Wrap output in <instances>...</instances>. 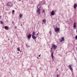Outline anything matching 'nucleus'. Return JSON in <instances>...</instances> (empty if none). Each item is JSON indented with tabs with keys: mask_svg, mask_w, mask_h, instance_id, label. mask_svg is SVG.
I'll return each mask as SVG.
<instances>
[{
	"mask_svg": "<svg viewBox=\"0 0 77 77\" xmlns=\"http://www.w3.org/2000/svg\"><path fill=\"white\" fill-rule=\"evenodd\" d=\"M12 12L14 13V12H15V11H14V10H13L12 11Z\"/></svg>",
	"mask_w": 77,
	"mask_h": 77,
	"instance_id": "412c9836",
	"label": "nucleus"
},
{
	"mask_svg": "<svg viewBox=\"0 0 77 77\" xmlns=\"http://www.w3.org/2000/svg\"><path fill=\"white\" fill-rule=\"evenodd\" d=\"M59 75H58V74H57V75L56 77H59Z\"/></svg>",
	"mask_w": 77,
	"mask_h": 77,
	"instance_id": "5701e85b",
	"label": "nucleus"
},
{
	"mask_svg": "<svg viewBox=\"0 0 77 77\" xmlns=\"http://www.w3.org/2000/svg\"><path fill=\"white\" fill-rule=\"evenodd\" d=\"M38 6L37 7V8L38 9L37 10L36 12L37 13V12H38V15H41V12H40V8H38Z\"/></svg>",
	"mask_w": 77,
	"mask_h": 77,
	"instance_id": "f03ea898",
	"label": "nucleus"
},
{
	"mask_svg": "<svg viewBox=\"0 0 77 77\" xmlns=\"http://www.w3.org/2000/svg\"><path fill=\"white\" fill-rule=\"evenodd\" d=\"M56 48H57V46H56V45L54 44H53L52 45V46L51 48V50H53V49L54 50H55L56 49Z\"/></svg>",
	"mask_w": 77,
	"mask_h": 77,
	"instance_id": "f257e3e1",
	"label": "nucleus"
},
{
	"mask_svg": "<svg viewBox=\"0 0 77 77\" xmlns=\"http://www.w3.org/2000/svg\"><path fill=\"white\" fill-rule=\"evenodd\" d=\"M64 41V37H62L61 38V39L60 40V42H62V41Z\"/></svg>",
	"mask_w": 77,
	"mask_h": 77,
	"instance_id": "9d476101",
	"label": "nucleus"
},
{
	"mask_svg": "<svg viewBox=\"0 0 77 77\" xmlns=\"http://www.w3.org/2000/svg\"><path fill=\"white\" fill-rule=\"evenodd\" d=\"M6 21H8V20H7Z\"/></svg>",
	"mask_w": 77,
	"mask_h": 77,
	"instance_id": "2f4dec72",
	"label": "nucleus"
},
{
	"mask_svg": "<svg viewBox=\"0 0 77 77\" xmlns=\"http://www.w3.org/2000/svg\"><path fill=\"white\" fill-rule=\"evenodd\" d=\"M38 57H41V55H38Z\"/></svg>",
	"mask_w": 77,
	"mask_h": 77,
	"instance_id": "393cba45",
	"label": "nucleus"
},
{
	"mask_svg": "<svg viewBox=\"0 0 77 77\" xmlns=\"http://www.w3.org/2000/svg\"><path fill=\"white\" fill-rule=\"evenodd\" d=\"M14 23V21L12 22V23Z\"/></svg>",
	"mask_w": 77,
	"mask_h": 77,
	"instance_id": "bb28decb",
	"label": "nucleus"
},
{
	"mask_svg": "<svg viewBox=\"0 0 77 77\" xmlns=\"http://www.w3.org/2000/svg\"><path fill=\"white\" fill-rule=\"evenodd\" d=\"M72 66L71 65H69L68 67H69V68L70 69L71 71L72 72V71H73V69H72V67H71Z\"/></svg>",
	"mask_w": 77,
	"mask_h": 77,
	"instance_id": "39448f33",
	"label": "nucleus"
},
{
	"mask_svg": "<svg viewBox=\"0 0 77 77\" xmlns=\"http://www.w3.org/2000/svg\"><path fill=\"white\" fill-rule=\"evenodd\" d=\"M59 30H60V29L58 27H56L55 29V31L56 32H59Z\"/></svg>",
	"mask_w": 77,
	"mask_h": 77,
	"instance_id": "20e7f679",
	"label": "nucleus"
},
{
	"mask_svg": "<svg viewBox=\"0 0 77 77\" xmlns=\"http://www.w3.org/2000/svg\"><path fill=\"white\" fill-rule=\"evenodd\" d=\"M7 5L8 6L12 7V5H13V4L12 3V2H9L8 4H7Z\"/></svg>",
	"mask_w": 77,
	"mask_h": 77,
	"instance_id": "7ed1b4c3",
	"label": "nucleus"
},
{
	"mask_svg": "<svg viewBox=\"0 0 77 77\" xmlns=\"http://www.w3.org/2000/svg\"><path fill=\"white\" fill-rule=\"evenodd\" d=\"M51 56L52 57V59H53L54 58V56H53V54H54V53L51 52Z\"/></svg>",
	"mask_w": 77,
	"mask_h": 77,
	"instance_id": "f8f14e48",
	"label": "nucleus"
},
{
	"mask_svg": "<svg viewBox=\"0 0 77 77\" xmlns=\"http://www.w3.org/2000/svg\"><path fill=\"white\" fill-rule=\"evenodd\" d=\"M8 40H9V38H8Z\"/></svg>",
	"mask_w": 77,
	"mask_h": 77,
	"instance_id": "c756f323",
	"label": "nucleus"
},
{
	"mask_svg": "<svg viewBox=\"0 0 77 77\" xmlns=\"http://www.w3.org/2000/svg\"><path fill=\"white\" fill-rule=\"evenodd\" d=\"M35 35V31H33L32 32V36H34Z\"/></svg>",
	"mask_w": 77,
	"mask_h": 77,
	"instance_id": "2eb2a0df",
	"label": "nucleus"
},
{
	"mask_svg": "<svg viewBox=\"0 0 77 77\" xmlns=\"http://www.w3.org/2000/svg\"><path fill=\"white\" fill-rule=\"evenodd\" d=\"M31 36H32V35L29 34L27 36L28 39H30L31 38Z\"/></svg>",
	"mask_w": 77,
	"mask_h": 77,
	"instance_id": "0eeeda50",
	"label": "nucleus"
},
{
	"mask_svg": "<svg viewBox=\"0 0 77 77\" xmlns=\"http://www.w3.org/2000/svg\"><path fill=\"white\" fill-rule=\"evenodd\" d=\"M39 32H38L37 33L36 36H37L39 35Z\"/></svg>",
	"mask_w": 77,
	"mask_h": 77,
	"instance_id": "6ab92c4d",
	"label": "nucleus"
},
{
	"mask_svg": "<svg viewBox=\"0 0 77 77\" xmlns=\"http://www.w3.org/2000/svg\"><path fill=\"white\" fill-rule=\"evenodd\" d=\"M75 38L77 40V35H76L75 36Z\"/></svg>",
	"mask_w": 77,
	"mask_h": 77,
	"instance_id": "4be33fe9",
	"label": "nucleus"
},
{
	"mask_svg": "<svg viewBox=\"0 0 77 77\" xmlns=\"http://www.w3.org/2000/svg\"><path fill=\"white\" fill-rule=\"evenodd\" d=\"M76 27V23L75 22H74V25H73V27L74 28H75Z\"/></svg>",
	"mask_w": 77,
	"mask_h": 77,
	"instance_id": "ddd939ff",
	"label": "nucleus"
},
{
	"mask_svg": "<svg viewBox=\"0 0 77 77\" xmlns=\"http://www.w3.org/2000/svg\"><path fill=\"white\" fill-rule=\"evenodd\" d=\"M19 18H20V19L21 18L23 17V14L20 13L19 16Z\"/></svg>",
	"mask_w": 77,
	"mask_h": 77,
	"instance_id": "1a4fd4ad",
	"label": "nucleus"
},
{
	"mask_svg": "<svg viewBox=\"0 0 77 77\" xmlns=\"http://www.w3.org/2000/svg\"><path fill=\"white\" fill-rule=\"evenodd\" d=\"M4 28L5 29H6V30L8 29V26H5Z\"/></svg>",
	"mask_w": 77,
	"mask_h": 77,
	"instance_id": "dca6fc26",
	"label": "nucleus"
},
{
	"mask_svg": "<svg viewBox=\"0 0 77 77\" xmlns=\"http://www.w3.org/2000/svg\"><path fill=\"white\" fill-rule=\"evenodd\" d=\"M17 54H18V53H19V52H17Z\"/></svg>",
	"mask_w": 77,
	"mask_h": 77,
	"instance_id": "cd10ccee",
	"label": "nucleus"
},
{
	"mask_svg": "<svg viewBox=\"0 0 77 77\" xmlns=\"http://www.w3.org/2000/svg\"><path fill=\"white\" fill-rule=\"evenodd\" d=\"M51 15H52V16H53V15H54V14H55V12H54V11H52L51 12Z\"/></svg>",
	"mask_w": 77,
	"mask_h": 77,
	"instance_id": "423d86ee",
	"label": "nucleus"
},
{
	"mask_svg": "<svg viewBox=\"0 0 77 77\" xmlns=\"http://www.w3.org/2000/svg\"><path fill=\"white\" fill-rule=\"evenodd\" d=\"M21 26H22V24L21 25Z\"/></svg>",
	"mask_w": 77,
	"mask_h": 77,
	"instance_id": "7c9ffc66",
	"label": "nucleus"
},
{
	"mask_svg": "<svg viewBox=\"0 0 77 77\" xmlns=\"http://www.w3.org/2000/svg\"><path fill=\"white\" fill-rule=\"evenodd\" d=\"M42 21L44 23V24H45L46 23V20L44 19H43Z\"/></svg>",
	"mask_w": 77,
	"mask_h": 77,
	"instance_id": "4468645a",
	"label": "nucleus"
},
{
	"mask_svg": "<svg viewBox=\"0 0 77 77\" xmlns=\"http://www.w3.org/2000/svg\"><path fill=\"white\" fill-rule=\"evenodd\" d=\"M77 7V5L75 4L74 5V8L75 9H76V8Z\"/></svg>",
	"mask_w": 77,
	"mask_h": 77,
	"instance_id": "9b49d317",
	"label": "nucleus"
},
{
	"mask_svg": "<svg viewBox=\"0 0 77 77\" xmlns=\"http://www.w3.org/2000/svg\"><path fill=\"white\" fill-rule=\"evenodd\" d=\"M45 12V10H43V11H42V12L44 13V12Z\"/></svg>",
	"mask_w": 77,
	"mask_h": 77,
	"instance_id": "f3484780",
	"label": "nucleus"
},
{
	"mask_svg": "<svg viewBox=\"0 0 77 77\" xmlns=\"http://www.w3.org/2000/svg\"><path fill=\"white\" fill-rule=\"evenodd\" d=\"M2 18V16H0V18Z\"/></svg>",
	"mask_w": 77,
	"mask_h": 77,
	"instance_id": "a878e982",
	"label": "nucleus"
},
{
	"mask_svg": "<svg viewBox=\"0 0 77 77\" xmlns=\"http://www.w3.org/2000/svg\"><path fill=\"white\" fill-rule=\"evenodd\" d=\"M17 50H18V51H20V48H17Z\"/></svg>",
	"mask_w": 77,
	"mask_h": 77,
	"instance_id": "aec40b11",
	"label": "nucleus"
},
{
	"mask_svg": "<svg viewBox=\"0 0 77 77\" xmlns=\"http://www.w3.org/2000/svg\"><path fill=\"white\" fill-rule=\"evenodd\" d=\"M50 52H51V51H50Z\"/></svg>",
	"mask_w": 77,
	"mask_h": 77,
	"instance_id": "473e14b6",
	"label": "nucleus"
},
{
	"mask_svg": "<svg viewBox=\"0 0 77 77\" xmlns=\"http://www.w3.org/2000/svg\"><path fill=\"white\" fill-rule=\"evenodd\" d=\"M32 38L34 40H35L36 39V37L35 35H32Z\"/></svg>",
	"mask_w": 77,
	"mask_h": 77,
	"instance_id": "6e6552de",
	"label": "nucleus"
},
{
	"mask_svg": "<svg viewBox=\"0 0 77 77\" xmlns=\"http://www.w3.org/2000/svg\"><path fill=\"white\" fill-rule=\"evenodd\" d=\"M39 57H37V59H38Z\"/></svg>",
	"mask_w": 77,
	"mask_h": 77,
	"instance_id": "c85d7f7f",
	"label": "nucleus"
},
{
	"mask_svg": "<svg viewBox=\"0 0 77 77\" xmlns=\"http://www.w3.org/2000/svg\"><path fill=\"white\" fill-rule=\"evenodd\" d=\"M15 29H17V26H15L14 27Z\"/></svg>",
	"mask_w": 77,
	"mask_h": 77,
	"instance_id": "b1692460",
	"label": "nucleus"
},
{
	"mask_svg": "<svg viewBox=\"0 0 77 77\" xmlns=\"http://www.w3.org/2000/svg\"><path fill=\"white\" fill-rule=\"evenodd\" d=\"M0 23L1 24H3V23L2 21H0Z\"/></svg>",
	"mask_w": 77,
	"mask_h": 77,
	"instance_id": "a211bd4d",
	"label": "nucleus"
}]
</instances>
